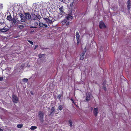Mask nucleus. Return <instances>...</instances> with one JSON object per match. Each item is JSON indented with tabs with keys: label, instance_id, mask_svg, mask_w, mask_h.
I'll return each instance as SVG.
<instances>
[{
	"label": "nucleus",
	"instance_id": "obj_1",
	"mask_svg": "<svg viewBox=\"0 0 131 131\" xmlns=\"http://www.w3.org/2000/svg\"><path fill=\"white\" fill-rule=\"evenodd\" d=\"M43 18L44 20L46 21V23L48 24H52L55 20L53 18L51 17L50 18Z\"/></svg>",
	"mask_w": 131,
	"mask_h": 131
},
{
	"label": "nucleus",
	"instance_id": "obj_2",
	"mask_svg": "<svg viewBox=\"0 0 131 131\" xmlns=\"http://www.w3.org/2000/svg\"><path fill=\"white\" fill-rule=\"evenodd\" d=\"M44 113L43 112L39 111L38 113V117L41 123H42L43 121Z\"/></svg>",
	"mask_w": 131,
	"mask_h": 131
},
{
	"label": "nucleus",
	"instance_id": "obj_3",
	"mask_svg": "<svg viewBox=\"0 0 131 131\" xmlns=\"http://www.w3.org/2000/svg\"><path fill=\"white\" fill-rule=\"evenodd\" d=\"M76 36L77 40V45H78L81 41V39L78 31H77L76 32Z\"/></svg>",
	"mask_w": 131,
	"mask_h": 131
},
{
	"label": "nucleus",
	"instance_id": "obj_4",
	"mask_svg": "<svg viewBox=\"0 0 131 131\" xmlns=\"http://www.w3.org/2000/svg\"><path fill=\"white\" fill-rule=\"evenodd\" d=\"M99 27L100 29L105 28L106 26L103 21H100L99 24Z\"/></svg>",
	"mask_w": 131,
	"mask_h": 131
},
{
	"label": "nucleus",
	"instance_id": "obj_5",
	"mask_svg": "<svg viewBox=\"0 0 131 131\" xmlns=\"http://www.w3.org/2000/svg\"><path fill=\"white\" fill-rule=\"evenodd\" d=\"M32 19L33 20H40L41 18L40 16L38 14L33 15Z\"/></svg>",
	"mask_w": 131,
	"mask_h": 131
},
{
	"label": "nucleus",
	"instance_id": "obj_6",
	"mask_svg": "<svg viewBox=\"0 0 131 131\" xmlns=\"http://www.w3.org/2000/svg\"><path fill=\"white\" fill-rule=\"evenodd\" d=\"M12 100L14 103H17L18 102V98L17 96L13 95L12 96Z\"/></svg>",
	"mask_w": 131,
	"mask_h": 131
},
{
	"label": "nucleus",
	"instance_id": "obj_7",
	"mask_svg": "<svg viewBox=\"0 0 131 131\" xmlns=\"http://www.w3.org/2000/svg\"><path fill=\"white\" fill-rule=\"evenodd\" d=\"M55 111V109L54 108V107L52 106L50 110V112L49 114V115L52 116H53L54 114Z\"/></svg>",
	"mask_w": 131,
	"mask_h": 131
},
{
	"label": "nucleus",
	"instance_id": "obj_8",
	"mask_svg": "<svg viewBox=\"0 0 131 131\" xmlns=\"http://www.w3.org/2000/svg\"><path fill=\"white\" fill-rule=\"evenodd\" d=\"M25 18L26 19L28 20H32V19L31 18V16L29 12L25 13Z\"/></svg>",
	"mask_w": 131,
	"mask_h": 131
},
{
	"label": "nucleus",
	"instance_id": "obj_9",
	"mask_svg": "<svg viewBox=\"0 0 131 131\" xmlns=\"http://www.w3.org/2000/svg\"><path fill=\"white\" fill-rule=\"evenodd\" d=\"M9 30V29L6 27H4L3 28L0 29V33L5 32Z\"/></svg>",
	"mask_w": 131,
	"mask_h": 131
},
{
	"label": "nucleus",
	"instance_id": "obj_10",
	"mask_svg": "<svg viewBox=\"0 0 131 131\" xmlns=\"http://www.w3.org/2000/svg\"><path fill=\"white\" fill-rule=\"evenodd\" d=\"M93 113L94 116L96 117L97 116L98 114V108L97 107L94 108L93 110Z\"/></svg>",
	"mask_w": 131,
	"mask_h": 131
},
{
	"label": "nucleus",
	"instance_id": "obj_11",
	"mask_svg": "<svg viewBox=\"0 0 131 131\" xmlns=\"http://www.w3.org/2000/svg\"><path fill=\"white\" fill-rule=\"evenodd\" d=\"M91 95L90 93L87 94L86 97V100L87 101H89L91 99Z\"/></svg>",
	"mask_w": 131,
	"mask_h": 131
},
{
	"label": "nucleus",
	"instance_id": "obj_12",
	"mask_svg": "<svg viewBox=\"0 0 131 131\" xmlns=\"http://www.w3.org/2000/svg\"><path fill=\"white\" fill-rule=\"evenodd\" d=\"M127 7L128 10H129L130 8V0H128L127 2Z\"/></svg>",
	"mask_w": 131,
	"mask_h": 131
},
{
	"label": "nucleus",
	"instance_id": "obj_13",
	"mask_svg": "<svg viewBox=\"0 0 131 131\" xmlns=\"http://www.w3.org/2000/svg\"><path fill=\"white\" fill-rule=\"evenodd\" d=\"M85 54V53L83 52H82V53L81 54L80 56V60H82L83 59Z\"/></svg>",
	"mask_w": 131,
	"mask_h": 131
},
{
	"label": "nucleus",
	"instance_id": "obj_14",
	"mask_svg": "<svg viewBox=\"0 0 131 131\" xmlns=\"http://www.w3.org/2000/svg\"><path fill=\"white\" fill-rule=\"evenodd\" d=\"M59 9L60 10V14H61V15H63L64 13V12L63 11V8L62 6L60 7L59 8Z\"/></svg>",
	"mask_w": 131,
	"mask_h": 131
},
{
	"label": "nucleus",
	"instance_id": "obj_15",
	"mask_svg": "<svg viewBox=\"0 0 131 131\" xmlns=\"http://www.w3.org/2000/svg\"><path fill=\"white\" fill-rule=\"evenodd\" d=\"M22 16H21L20 17L21 18V21L23 22H24L25 21V19L23 14H22Z\"/></svg>",
	"mask_w": 131,
	"mask_h": 131
},
{
	"label": "nucleus",
	"instance_id": "obj_16",
	"mask_svg": "<svg viewBox=\"0 0 131 131\" xmlns=\"http://www.w3.org/2000/svg\"><path fill=\"white\" fill-rule=\"evenodd\" d=\"M6 19L7 20H9L10 21L12 20L13 18H12L10 14L9 15L7 16Z\"/></svg>",
	"mask_w": 131,
	"mask_h": 131
},
{
	"label": "nucleus",
	"instance_id": "obj_17",
	"mask_svg": "<svg viewBox=\"0 0 131 131\" xmlns=\"http://www.w3.org/2000/svg\"><path fill=\"white\" fill-rule=\"evenodd\" d=\"M12 23L13 24L15 25L17 23V20L16 19V18H13L12 20Z\"/></svg>",
	"mask_w": 131,
	"mask_h": 131
},
{
	"label": "nucleus",
	"instance_id": "obj_18",
	"mask_svg": "<svg viewBox=\"0 0 131 131\" xmlns=\"http://www.w3.org/2000/svg\"><path fill=\"white\" fill-rule=\"evenodd\" d=\"M58 108L57 109V110H59H59L60 111H61L63 109V106L62 105H60L58 106Z\"/></svg>",
	"mask_w": 131,
	"mask_h": 131
},
{
	"label": "nucleus",
	"instance_id": "obj_19",
	"mask_svg": "<svg viewBox=\"0 0 131 131\" xmlns=\"http://www.w3.org/2000/svg\"><path fill=\"white\" fill-rule=\"evenodd\" d=\"M34 24H35V26H32L30 27L32 28H36L37 27V26L38 25V23H37V22H35V23Z\"/></svg>",
	"mask_w": 131,
	"mask_h": 131
},
{
	"label": "nucleus",
	"instance_id": "obj_20",
	"mask_svg": "<svg viewBox=\"0 0 131 131\" xmlns=\"http://www.w3.org/2000/svg\"><path fill=\"white\" fill-rule=\"evenodd\" d=\"M24 26H25L21 24V25H19L18 26V27L19 29H23V28L24 27Z\"/></svg>",
	"mask_w": 131,
	"mask_h": 131
},
{
	"label": "nucleus",
	"instance_id": "obj_21",
	"mask_svg": "<svg viewBox=\"0 0 131 131\" xmlns=\"http://www.w3.org/2000/svg\"><path fill=\"white\" fill-rule=\"evenodd\" d=\"M73 3H71L69 7V8L70 9H71V10H72V7L73 6Z\"/></svg>",
	"mask_w": 131,
	"mask_h": 131
},
{
	"label": "nucleus",
	"instance_id": "obj_22",
	"mask_svg": "<svg viewBox=\"0 0 131 131\" xmlns=\"http://www.w3.org/2000/svg\"><path fill=\"white\" fill-rule=\"evenodd\" d=\"M73 17L72 16L70 15H69L68 16H67L66 18L68 20H69L70 19H72Z\"/></svg>",
	"mask_w": 131,
	"mask_h": 131
},
{
	"label": "nucleus",
	"instance_id": "obj_23",
	"mask_svg": "<svg viewBox=\"0 0 131 131\" xmlns=\"http://www.w3.org/2000/svg\"><path fill=\"white\" fill-rule=\"evenodd\" d=\"M37 127L36 126H31V127L30 128V129L32 130H33L34 129H35L37 128Z\"/></svg>",
	"mask_w": 131,
	"mask_h": 131
},
{
	"label": "nucleus",
	"instance_id": "obj_24",
	"mask_svg": "<svg viewBox=\"0 0 131 131\" xmlns=\"http://www.w3.org/2000/svg\"><path fill=\"white\" fill-rule=\"evenodd\" d=\"M69 123L70 124V126L71 127H72V121L71 120H70L69 121Z\"/></svg>",
	"mask_w": 131,
	"mask_h": 131
},
{
	"label": "nucleus",
	"instance_id": "obj_25",
	"mask_svg": "<svg viewBox=\"0 0 131 131\" xmlns=\"http://www.w3.org/2000/svg\"><path fill=\"white\" fill-rule=\"evenodd\" d=\"M17 127L18 128H21L23 126V125L22 124H18L17 125Z\"/></svg>",
	"mask_w": 131,
	"mask_h": 131
},
{
	"label": "nucleus",
	"instance_id": "obj_26",
	"mask_svg": "<svg viewBox=\"0 0 131 131\" xmlns=\"http://www.w3.org/2000/svg\"><path fill=\"white\" fill-rule=\"evenodd\" d=\"M68 3H73L74 1V0H68Z\"/></svg>",
	"mask_w": 131,
	"mask_h": 131
},
{
	"label": "nucleus",
	"instance_id": "obj_27",
	"mask_svg": "<svg viewBox=\"0 0 131 131\" xmlns=\"http://www.w3.org/2000/svg\"><path fill=\"white\" fill-rule=\"evenodd\" d=\"M103 89L105 91L107 90L106 86V85H103Z\"/></svg>",
	"mask_w": 131,
	"mask_h": 131
},
{
	"label": "nucleus",
	"instance_id": "obj_28",
	"mask_svg": "<svg viewBox=\"0 0 131 131\" xmlns=\"http://www.w3.org/2000/svg\"><path fill=\"white\" fill-rule=\"evenodd\" d=\"M43 24L42 23H39V25L40 27H42L43 26Z\"/></svg>",
	"mask_w": 131,
	"mask_h": 131
},
{
	"label": "nucleus",
	"instance_id": "obj_29",
	"mask_svg": "<svg viewBox=\"0 0 131 131\" xmlns=\"http://www.w3.org/2000/svg\"><path fill=\"white\" fill-rule=\"evenodd\" d=\"M45 55V54H40L38 56L39 57V58H42V57L44 56Z\"/></svg>",
	"mask_w": 131,
	"mask_h": 131
},
{
	"label": "nucleus",
	"instance_id": "obj_30",
	"mask_svg": "<svg viewBox=\"0 0 131 131\" xmlns=\"http://www.w3.org/2000/svg\"><path fill=\"white\" fill-rule=\"evenodd\" d=\"M67 22V19H64L63 21H62V23L63 24H66V22Z\"/></svg>",
	"mask_w": 131,
	"mask_h": 131
},
{
	"label": "nucleus",
	"instance_id": "obj_31",
	"mask_svg": "<svg viewBox=\"0 0 131 131\" xmlns=\"http://www.w3.org/2000/svg\"><path fill=\"white\" fill-rule=\"evenodd\" d=\"M70 100L72 101V103H73L75 105H76V102L74 101V100L73 99H71Z\"/></svg>",
	"mask_w": 131,
	"mask_h": 131
},
{
	"label": "nucleus",
	"instance_id": "obj_32",
	"mask_svg": "<svg viewBox=\"0 0 131 131\" xmlns=\"http://www.w3.org/2000/svg\"><path fill=\"white\" fill-rule=\"evenodd\" d=\"M23 81H24V82L25 81V82H27L28 81V80L27 78H25L23 79Z\"/></svg>",
	"mask_w": 131,
	"mask_h": 131
},
{
	"label": "nucleus",
	"instance_id": "obj_33",
	"mask_svg": "<svg viewBox=\"0 0 131 131\" xmlns=\"http://www.w3.org/2000/svg\"><path fill=\"white\" fill-rule=\"evenodd\" d=\"M57 98L59 99H61V95L60 94H59L57 96Z\"/></svg>",
	"mask_w": 131,
	"mask_h": 131
},
{
	"label": "nucleus",
	"instance_id": "obj_34",
	"mask_svg": "<svg viewBox=\"0 0 131 131\" xmlns=\"http://www.w3.org/2000/svg\"><path fill=\"white\" fill-rule=\"evenodd\" d=\"M28 41L31 45H33V42L29 40H28Z\"/></svg>",
	"mask_w": 131,
	"mask_h": 131
},
{
	"label": "nucleus",
	"instance_id": "obj_35",
	"mask_svg": "<svg viewBox=\"0 0 131 131\" xmlns=\"http://www.w3.org/2000/svg\"><path fill=\"white\" fill-rule=\"evenodd\" d=\"M86 47H85V48H84V51L82 52H83L85 53L86 52Z\"/></svg>",
	"mask_w": 131,
	"mask_h": 131
},
{
	"label": "nucleus",
	"instance_id": "obj_36",
	"mask_svg": "<svg viewBox=\"0 0 131 131\" xmlns=\"http://www.w3.org/2000/svg\"><path fill=\"white\" fill-rule=\"evenodd\" d=\"M106 80L104 81L103 82V83L102 84V85H106Z\"/></svg>",
	"mask_w": 131,
	"mask_h": 131
},
{
	"label": "nucleus",
	"instance_id": "obj_37",
	"mask_svg": "<svg viewBox=\"0 0 131 131\" xmlns=\"http://www.w3.org/2000/svg\"><path fill=\"white\" fill-rule=\"evenodd\" d=\"M69 21H68L67 22V21L66 23V26H68L69 25Z\"/></svg>",
	"mask_w": 131,
	"mask_h": 131
},
{
	"label": "nucleus",
	"instance_id": "obj_38",
	"mask_svg": "<svg viewBox=\"0 0 131 131\" xmlns=\"http://www.w3.org/2000/svg\"><path fill=\"white\" fill-rule=\"evenodd\" d=\"M103 47L102 46H101L100 48V50L101 51H103Z\"/></svg>",
	"mask_w": 131,
	"mask_h": 131
},
{
	"label": "nucleus",
	"instance_id": "obj_39",
	"mask_svg": "<svg viewBox=\"0 0 131 131\" xmlns=\"http://www.w3.org/2000/svg\"><path fill=\"white\" fill-rule=\"evenodd\" d=\"M3 79V77H0V81H2Z\"/></svg>",
	"mask_w": 131,
	"mask_h": 131
},
{
	"label": "nucleus",
	"instance_id": "obj_40",
	"mask_svg": "<svg viewBox=\"0 0 131 131\" xmlns=\"http://www.w3.org/2000/svg\"><path fill=\"white\" fill-rule=\"evenodd\" d=\"M38 47V46L37 45H36L35 46V47L34 48V50H35Z\"/></svg>",
	"mask_w": 131,
	"mask_h": 131
},
{
	"label": "nucleus",
	"instance_id": "obj_41",
	"mask_svg": "<svg viewBox=\"0 0 131 131\" xmlns=\"http://www.w3.org/2000/svg\"><path fill=\"white\" fill-rule=\"evenodd\" d=\"M43 26H44L45 27H48V25H46V24H43Z\"/></svg>",
	"mask_w": 131,
	"mask_h": 131
},
{
	"label": "nucleus",
	"instance_id": "obj_42",
	"mask_svg": "<svg viewBox=\"0 0 131 131\" xmlns=\"http://www.w3.org/2000/svg\"><path fill=\"white\" fill-rule=\"evenodd\" d=\"M18 24H22V23H21L20 22V21H19V22L18 23Z\"/></svg>",
	"mask_w": 131,
	"mask_h": 131
},
{
	"label": "nucleus",
	"instance_id": "obj_43",
	"mask_svg": "<svg viewBox=\"0 0 131 131\" xmlns=\"http://www.w3.org/2000/svg\"><path fill=\"white\" fill-rule=\"evenodd\" d=\"M1 25H2H2H3L4 24L3 23H1Z\"/></svg>",
	"mask_w": 131,
	"mask_h": 131
},
{
	"label": "nucleus",
	"instance_id": "obj_44",
	"mask_svg": "<svg viewBox=\"0 0 131 131\" xmlns=\"http://www.w3.org/2000/svg\"><path fill=\"white\" fill-rule=\"evenodd\" d=\"M1 6L3 7V5H1Z\"/></svg>",
	"mask_w": 131,
	"mask_h": 131
},
{
	"label": "nucleus",
	"instance_id": "obj_45",
	"mask_svg": "<svg viewBox=\"0 0 131 131\" xmlns=\"http://www.w3.org/2000/svg\"><path fill=\"white\" fill-rule=\"evenodd\" d=\"M91 109L92 110L93 109V108L92 107L91 108Z\"/></svg>",
	"mask_w": 131,
	"mask_h": 131
},
{
	"label": "nucleus",
	"instance_id": "obj_46",
	"mask_svg": "<svg viewBox=\"0 0 131 131\" xmlns=\"http://www.w3.org/2000/svg\"><path fill=\"white\" fill-rule=\"evenodd\" d=\"M31 94L32 95V93H31Z\"/></svg>",
	"mask_w": 131,
	"mask_h": 131
},
{
	"label": "nucleus",
	"instance_id": "obj_47",
	"mask_svg": "<svg viewBox=\"0 0 131 131\" xmlns=\"http://www.w3.org/2000/svg\"><path fill=\"white\" fill-rule=\"evenodd\" d=\"M31 94L32 95V93H31Z\"/></svg>",
	"mask_w": 131,
	"mask_h": 131
},
{
	"label": "nucleus",
	"instance_id": "obj_48",
	"mask_svg": "<svg viewBox=\"0 0 131 131\" xmlns=\"http://www.w3.org/2000/svg\"><path fill=\"white\" fill-rule=\"evenodd\" d=\"M62 1H63V0H62Z\"/></svg>",
	"mask_w": 131,
	"mask_h": 131
}]
</instances>
